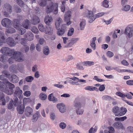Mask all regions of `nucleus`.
I'll return each mask as SVG.
<instances>
[{
	"label": "nucleus",
	"instance_id": "nucleus-1",
	"mask_svg": "<svg viewBox=\"0 0 133 133\" xmlns=\"http://www.w3.org/2000/svg\"><path fill=\"white\" fill-rule=\"evenodd\" d=\"M23 92L22 90H21L19 87H17L15 88V90L14 94V96L15 97L14 99V101L12 99L10 101V102L9 103V109H11L14 107H16L18 104V98L17 97L20 99H22L23 98Z\"/></svg>",
	"mask_w": 133,
	"mask_h": 133
},
{
	"label": "nucleus",
	"instance_id": "nucleus-2",
	"mask_svg": "<svg viewBox=\"0 0 133 133\" xmlns=\"http://www.w3.org/2000/svg\"><path fill=\"white\" fill-rule=\"evenodd\" d=\"M9 56H11V58H9V63L11 64L14 62V59L19 62L24 60V56L21 52L15 51L14 50L10 49L9 48Z\"/></svg>",
	"mask_w": 133,
	"mask_h": 133
},
{
	"label": "nucleus",
	"instance_id": "nucleus-3",
	"mask_svg": "<svg viewBox=\"0 0 133 133\" xmlns=\"http://www.w3.org/2000/svg\"><path fill=\"white\" fill-rule=\"evenodd\" d=\"M58 3H56L54 4L52 2H50L49 5L46 7V12L50 13L54 10V13L55 14H57L58 13Z\"/></svg>",
	"mask_w": 133,
	"mask_h": 133
},
{
	"label": "nucleus",
	"instance_id": "nucleus-4",
	"mask_svg": "<svg viewBox=\"0 0 133 133\" xmlns=\"http://www.w3.org/2000/svg\"><path fill=\"white\" fill-rule=\"evenodd\" d=\"M13 25L14 27L19 31V33L21 35H23L26 32L25 29L20 27V20L17 19H15L14 20Z\"/></svg>",
	"mask_w": 133,
	"mask_h": 133
},
{
	"label": "nucleus",
	"instance_id": "nucleus-5",
	"mask_svg": "<svg viewBox=\"0 0 133 133\" xmlns=\"http://www.w3.org/2000/svg\"><path fill=\"white\" fill-rule=\"evenodd\" d=\"M62 22V19L59 17L57 19L55 23L56 28L58 30L57 34L58 35L60 36L63 35L65 32L64 31V30H62L59 28L60 25Z\"/></svg>",
	"mask_w": 133,
	"mask_h": 133
},
{
	"label": "nucleus",
	"instance_id": "nucleus-6",
	"mask_svg": "<svg viewBox=\"0 0 133 133\" xmlns=\"http://www.w3.org/2000/svg\"><path fill=\"white\" fill-rule=\"evenodd\" d=\"M3 74L0 75V79L3 81L4 84H8V81L6 78L8 77V72L6 70H4L2 72Z\"/></svg>",
	"mask_w": 133,
	"mask_h": 133
},
{
	"label": "nucleus",
	"instance_id": "nucleus-7",
	"mask_svg": "<svg viewBox=\"0 0 133 133\" xmlns=\"http://www.w3.org/2000/svg\"><path fill=\"white\" fill-rule=\"evenodd\" d=\"M74 106L77 109L76 110V112L77 114L81 115L83 114V110L79 109L81 107V104L80 102H76L74 104Z\"/></svg>",
	"mask_w": 133,
	"mask_h": 133
},
{
	"label": "nucleus",
	"instance_id": "nucleus-8",
	"mask_svg": "<svg viewBox=\"0 0 133 133\" xmlns=\"http://www.w3.org/2000/svg\"><path fill=\"white\" fill-rule=\"evenodd\" d=\"M113 127L117 129H122L124 130L125 128L122 124L120 122H116L114 123L113 124Z\"/></svg>",
	"mask_w": 133,
	"mask_h": 133
},
{
	"label": "nucleus",
	"instance_id": "nucleus-9",
	"mask_svg": "<svg viewBox=\"0 0 133 133\" xmlns=\"http://www.w3.org/2000/svg\"><path fill=\"white\" fill-rule=\"evenodd\" d=\"M57 107L59 109L60 111L62 113H63L66 111V107L64 104L62 103L57 104Z\"/></svg>",
	"mask_w": 133,
	"mask_h": 133
},
{
	"label": "nucleus",
	"instance_id": "nucleus-10",
	"mask_svg": "<svg viewBox=\"0 0 133 133\" xmlns=\"http://www.w3.org/2000/svg\"><path fill=\"white\" fill-rule=\"evenodd\" d=\"M87 17L89 19V22L90 23L92 22L95 19L93 13L91 11H89Z\"/></svg>",
	"mask_w": 133,
	"mask_h": 133
},
{
	"label": "nucleus",
	"instance_id": "nucleus-11",
	"mask_svg": "<svg viewBox=\"0 0 133 133\" xmlns=\"http://www.w3.org/2000/svg\"><path fill=\"white\" fill-rule=\"evenodd\" d=\"M33 110L32 108L29 107H27L25 109V113L26 116L29 117L32 115Z\"/></svg>",
	"mask_w": 133,
	"mask_h": 133
},
{
	"label": "nucleus",
	"instance_id": "nucleus-12",
	"mask_svg": "<svg viewBox=\"0 0 133 133\" xmlns=\"http://www.w3.org/2000/svg\"><path fill=\"white\" fill-rule=\"evenodd\" d=\"M31 23L32 24L36 25L38 24L40 22L39 18L37 16L34 15L31 20Z\"/></svg>",
	"mask_w": 133,
	"mask_h": 133
},
{
	"label": "nucleus",
	"instance_id": "nucleus-13",
	"mask_svg": "<svg viewBox=\"0 0 133 133\" xmlns=\"http://www.w3.org/2000/svg\"><path fill=\"white\" fill-rule=\"evenodd\" d=\"M4 82L3 83L2 82L0 81V89L3 92H5V93H7V94H8V93L7 91H6L8 88H7L8 84H3Z\"/></svg>",
	"mask_w": 133,
	"mask_h": 133
},
{
	"label": "nucleus",
	"instance_id": "nucleus-14",
	"mask_svg": "<svg viewBox=\"0 0 133 133\" xmlns=\"http://www.w3.org/2000/svg\"><path fill=\"white\" fill-rule=\"evenodd\" d=\"M8 55H0V61L4 63L7 62H8Z\"/></svg>",
	"mask_w": 133,
	"mask_h": 133
},
{
	"label": "nucleus",
	"instance_id": "nucleus-15",
	"mask_svg": "<svg viewBox=\"0 0 133 133\" xmlns=\"http://www.w3.org/2000/svg\"><path fill=\"white\" fill-rule=\"evenodd\" d=\"M24 37L26 38L27 40L31 41L34 39V36L31 32H29L25 35Z\"/></svg>",
	"mask_w": 133,
	"mask_h": 133
},
{
	"label": "nucleus",
	"instance_id": "nucleus-16",
	"mask_svg": "<svg viewBox=\"0 0 133 133\" xmlns=\"http://www.w3.org/2000/svg\"><path fill=\"white\" fill-rule=\"evenodd\" d=\"M53 21V19L52 17L50 16H47L45 17L44 19V22L45 24L49 25H50L51 22Z\"/></svg>",
	"mask_w": 133,
	"mask_h": 133
},
{
	"label": "nucleus",
	"instance_id": "nucleus-17",
	"mask_svg": "<svg viewBox=\"0 0 133 133\" xmlns=\"http://www.w3.org/2000/svg\"><path fill=\"white\" fill-rule=\"evenodd\" d=\"M9 79L11 82L14 83H17L19 81L18 77L15 75H12L11 78H9Z\"/></svg>",
	"mask_w": 133,
	"mask_h": 133
},
{
	"label": "nucleus",
	"instance_id": "nucleus-18",
	"mask_svg": "<svg viewBox=\"0 0 133 133\" xmlns=\"http://www.w3.org/2000/svg\"><path fill=\"white\" fill-rule=\"evenodd\" d=\"M132 31L131 28L127 27L125 29L124 33L127 35L130 38L132 36Z\"/></svg>",
	"mask_w": 133,
	"mask_h": 133
},
{
	"label": "nucleus",
	"instance_id": "nucleus-19",
	"mask_svg": "<svg viewBox=\"0 0 133 133\" xmlns=\"http://www.w3.org/2000/svg\"><path fill=\"white\" fill-rule=\"evenodd\" d=\"M127 111V110L126 108L123 107H121L119 109V112L118 116H121L125 115Z\"/></svg>",
	"mask_w": 133,
	"mask_h": 133
},
{
	"label": "nucleus",
	"instance_id": "nucleus-20",
	"mask_svg": "<svg viewBox=\"0 0 133 133\" xmlns=\"http://www.w3.org/2000/svg\"><path fill=\"white\" fill-rule=\"evenodd\" d=\"M3 14L6 17H8V4L7 3L5 4L3 7Z\"/></svg>",
	"mask_w": 133,
	"mask_h": 133
},
{
	"label": "nucleus",
	"instance_id": "nucleus-21",
	"mask_svg": "<svg viewBox=\"0 0 133 133\" xmlns=\"http://www.w3.org/2000/svg\"><path fill=\"white\" fill-rule=\"evenodd\" d=\"M45 31L46 34L50 35H52L53 34V29L50 27H46Z\"/></svg>",
	"mask_w": 133,
	"mask_h": 133
},
{
	"label": "nucleus",
	"instance_id": "nucleus-22",
	"mask_svg": "<svg viewBox=\"0 0 133 133\" xmlns=\"http://www.w3.org/2000/svg\"><path fill=\"white\" fill-rule=\"evenodd\" d=\"M2 25L4 27L8 28V19L5 18L3 19L1 22Z\"/></svg>",
	"mask_w": 133,
	"mask_h": 133
},
{
	"label": "nucleus",
	"instance_id": "nucleus-23",
	"mask_svg": "<svg viewBox=\"0 0 133 133\" xmlns=\"http://www.w3.org/2000/svg\"><path fill=\"white\" fill-rule=\"evenodd\" d=\"M5 42V39L4 34L2 31H0V46Z\"/></svg>",
	"mask_w": 133,
	"mask_h": 133
},
{
	"label": "nucleus",
	"instance_id": "nucleus-24",
	"mask_svg": "<svg viewBox=\"0 0 133 133\" xmlns=\"http://www.w3.org/2000/svg\"><path fill=\"white\" fill-rule=\"evenodd\" d=\"M48 99L49 101H52L54 103H56L58 101L57 98L53 96V94H50L49 95Z\"/></svg>",
	"mask_w": 133,
	"mask_h": 133
},
{
	"label": "nucleus",
	"instance_id": "nucleus-25",
	"mask_svg": "<svg viewBox=\"0 0 133 133\" xmlns=\"http://www.w3.org/2000/svg\"><path fill=\"white\" fill-rule=\"evenodd\" d=\"M14 88V85L9 82V95H11L13 93Z\"/></svg>",
	"mask_w": 133,
	"mask_h": 133
},
{
	"label": "nucleus",
	"instance_id": "nucleus-26",
	"mask_svg": "<svg viewBox=\"0 0 133 133\" xmlns=\"http://www.w3.org/2000/svg\"><path fill=\"white\" fill-rule=\"evenodd\" d=\"M112 111L115 116H118L119 112V107L117 106H114L112 108Z\"/></svg>",
	"mask_w": 133,
	"mask_h": 133
},
{
	"label": "nucleus",
	"instance_id": "nucleus-27",
	"mask_svg": "<svg viewBox=\"0 0 133 133\" xmlns=\"http://www.w3.org/2000/svg\"><path fill=\"white\" fill-rule=\"evenodd\" d=\"M85 90L90 91H98L97 88L96 87H93L91 86H88L84 88Z\"/></svg>",
	"mask_w": 133,
	"mask_h": 133
},
{
	"label": "nucleus",
	"instance_id": "nucleus-28",
	"mask_svg": "<svg viewBox=\"0 0 133 133\" xmlns=\"http://www.w3.org/2000/svg\"><path fill=\"white\" fill-rule=\"evenodd\" d=\"M40 116V114L38 112H37L34 114L33 115V118L32 119V121L33 122L36 121L38 119V117Z\"/></svg>",
	"mask_w": 133,
	"mask_h": 133
},
{
	"label": "nucleus",
	"instance_id": "nucleus-29",
	"mask_svg": "<svg viewBox=\"0 0 133 133\" xmlns=\"http://www.w3.org/2000/svg\"><path fill=\"white\" fill-rule=\"evenodd\" d=\"M24 107L23 105H20L18 106L17 110L18 113L20 114H22L24 112Z\"/></svg>",
	"mask_w": 133,
	"mask_h": 133
},
{
	"label": "nucleus",
	"instance_id": "nucleus-30",
	"mask_svg": "<svg viewBox=\"0 0 133 133\" xmlns=\"http://www.w3.org/2000/svg\"><path fill=\"white\" fill-rule=\"evenodd\" d=\"M0 52L4 55H8V48L7 47H3L1 50Z\"/></svg>",
	"mask_w": 133,
	"mask_h": 133
},
{
	"label": "nucleus",
	"instance_id": "nucleus-31",
	"mask_svg": "<svg viewBox=\"0 0 133 133\" xmlns=\"http://www.w3.org/2000/svg\"><path fill=\"white\" fill-rule=\"evenodd\" d=\"M81 64H82L83 65L86 66H91L93 65L94 64V63L93 62L90 61H86L81 62Z\"/></svg>",
	"mask_w": 133,
	"mask_h": 133
},
{
	"label": "nucleus",
	"instance_id": "nucleus-32",
	"mask_svg": "<svg viewBox=\"0 0 133 133\" xmlns=\"http://www.w3.org/2000/svg\"><path fill=\"white\" fill-rule=\"evenodd\" d=\"M29 23L30 21L29 20L27 19L25 20L23 23V26L25 29H28L29 26Z\"/></svg>",
	"mask_w": 133,
	"mask_h": 133
},
{
	"label": "nucleus",
	"instance_id": "nucleus-33",
	"mask_svg": "<svg viewBox=\"0 0 133 133\" xmlns=\"http://www.w3.org/2000/svg\"><path fill=\"white\" fill-rule=\"evenodd\" d=\"M71 16V12L68 11L65 14V20L66 21H68L70 19V18Z\"/></svg>",
	"mask_w": 133,
	"mask_h": 133
},
{
	"label": "nucleus",
	"instance_id": "nucleus-34",
	"mask_svg": "<svg viewBox=\"0 0 133 133\" xmlns=\"http://www.w3.org/2000/svg\"><path fill=\"white\" fill-rule=\"evenodd\" d=\"M16 43L14 39L10 37H9V45L10 46H13L15 45Z\"/></svg>",
	"mask_w": 133,
	"mask_h": 133
},
{
	"label": "nucleus",
	"instance_id": "nucleus-35",
	"mask_svg": "<svg viewBox=\"0 0 133 133\" xmlns=\"http://www.w3.org/2000/svg\"><path fill=\"white\" fill-rule=\"evenodd\" d=\"M0 93L1 94H0V96H1L0 101H2V105H4L5 104L6 102L4 98V96L2 92H0Z\"/></svg>",
	"mask_w": 133,
	"mask_h": 133
},
{
	"label": "nucleus",
	"instance_id": "nucleus-36",
	"mask_svg": "<svg viewBox=\"0 0 133 133\" xmlns=\"http://www.w3.org/2000/svg\"><path fill=\"white\" fill-rule=\"evenodd\" d=\"M43 52L45 55H48L49 53V50L48 46H46L43 48Z\"/></svg>",
	"mask_w": 133,
	"mask_h": 133
},
{
	"label": "nucleus",
	"instance_id": "nucleus-37",
	"mask_svg": "<svg viewBox=\"0 0 133 133\" xmlns=\"http://www.w3.org/2000/svg\"><path fill=\"white\" fill-rule=\"evenodd\" d=\"M109 130L108 131L107 130H105V133H114L115 131L114 129L112 127H110L109 128Z\"/></svg>",
	"mask_w": 133,
	"mask_h": 133
},
{
	"label": "nucleus",
	"instance_id": "nucleus-38",
	"mask_svg": "<svg viewBox=\"0 0 133 133\" xmlns=\"http://www.w3.org/2000/svg\"><path fill=\"white\" fill-rule=\"evenodd\" d=\"M86 24L85 21L84 20L82 21L80 24L81 30H83Z\"/></svg>",
	"mask_w": 133,
	"mask_h": 133
},
{
	"label": "nucleus",
	"instance_id": "nucleus-39",
	"mask_svg": "<svg viewBox=\"0 0 133 133\" xmlns=\"http://www.w3.org/2000/svg\"><path fill=\"white\" fill-rule=\"evenodd\" d=\"M39 98L42 100H45L47 98V95L44 94L43 93H42L40 94Z\"/></svg>",
	"mask_w": 133,
	"mask_h": 133
},
{
	"label": "nucleus",
	"instance_id": "nucleus-40",
	"mask_svg": "<svg viewBox=\"0 0 133 133\" xmlns=\"http://www.w3.org/2000/svg\"><path fill=\"white\" fill-rule=\"evenodd\" d=\"M34 79V78L32 76H28L25 78V80L28 82H31Z\"/></svg>",
	"mask_w": 133,
	"mask_h": 133
},
{
	"label": "nucleus",
	"instance_id": "nucleus-41",
	"mask_svg": "<svg viewBox=\"0 0 133 133\" xmlns=\"http://www.w3.org/2000/svg\"><path fill=\"white\" fill-rule=\"evenodd\" d=\"M109 2L106 0H104L102 3V5L104 7L107 8L109 7Z\"/></svg>",
	"mask_w": 133,
	"mask_h": 133
},
{
	"label": "nucleus",
	"instance_id": "nucleus-42",
	"mask_svg": "<svg viewBox=\"0 0 133 133\" xmlns=\"http://www.w3.org/2000/svg\"><path fill=\"white\" fill-rule=\"evenodd\" d=\"M16 2L20 6H23L24 5V2L22 0H15Z\"/></svg>",
	"mask_w": 133,
	"mask_h": 133
},
{
	"label": "nucleus",
	"instance_id": "nucleus-43",
	"mask_svg": "<svg viewBox=\"0 0 133 133\" xmlns=\"http://www.w3.org/2000/svg\"><path fill=\"white\" fill-rule=\"evenodd\" d=\"M38 28L39 30L42 32H44L45 29L43 25L42 24H40L38 26Z\"/></svg>",
	"mask_w": 133,
	"mask_h": 133
},
{
	"label": "nucleus",
	"instance_id": "nucleus-44",
	"mask_svg": "<svg viewBox=\"0 0 133 133\" xmlns=\"http://www.w3.org/2000/svg\"><path fill=\"white\" fill-rule=\"evenodd\" d=\"M31 30L33 32L36 34H37L38 32V29L35 26L32 27Z\"/></svg>",
	"mask_w": 133,
	"mask_h": 133
},
{
	"label": "nucleus",
	"instance_id": "nucleus-45",
	"mask_svg": "<svg viewBox=\"0 0 133 133\" xmlns=\"http://www.w3.org/2000/svg\"><path fill=\"white\" fill-rule=\"evenodd\" d=\"M97 126H95L94 128H91L89 131V132L90 133H94L97 130Z\"/></svg>",
	"mask_w": 133,
	"mask_h": 133
},
{
	"label": "nucleus",
	"instance_id": "nucleus-46",
	"mask_svg": "<svg viewBox=\"0 0 133 133\" xmlns=\"http://www.w3.org/2000/svg\"><path fill=\"white\" fill-rule=\"evenodd\" d=\"M74 32V29L73 28H71L68 31V36H71L73 34Z\"/></svg>",
	"mask_w": 133,
	"mask_h": 133
},
{
	"label": "nucleus",
	"instance_id": "nucleus-47",
	"mask_svg": "<svg viewBox=\"0 0 133 133\" xmlns=\"http://www.w3.org/2000/svg\"><path fill=\"white\" fill-rule=\"evenodd\" d=\"M74 41L72 40L71 42L69 43L67 45H65L64 47L69 48L71 47L75 43Z\"/></svg>",
	"mask_w": 133,
	"mask_h": 133
},
{
	"label": "nucleus",
	"instance_id": "nucleus-48",
	"mask_svg": "<svg viewBox=\"0 0 133 133\" xmlns=\"http://www.w3.org/2000/svg\"><path fill=\"white\" fill-rule=\"evenodd\" d=\"M30 101V100L29 98H24L23 100V103L24 104L29 102Z\"/></svg>",
	"mask_w": 133,
	"mask_h": 133
},
{
	"label": "nucleus",
	"instance_id": "nucleus-49",
	"mask_svg": "<svg viewBox=\"0 0 133 133\" xmlns=\"http://www.w3.org/2000/svg\"><path fill=\"white\" fill-rule=\"evenodd\" d=\"M107 55L108 57L110 58L114 56V54L111 51H108L107 52Z\"/></svg>",
	"mask_w": 133,
	"mask_h": 133
},
{
	"label": "nucleus",
	"instance_id": "nucleus-50",
	"mask_svg": "<svg viewBox=\"0 0 133 133\" xmlns=\"http://www.w3.org/2000/svg\"><path fill=\"white\" fill-rule=\"evenodd\" d=\"M39 5L42 6H44L46 4V2L45 0H42L41 2L39 3Z\"/></svg>",
	"mask_w": 133,
	"mask_h": 133
},
{
	"label": "nucleus",
	"instance_id": "nucleus-51",
	"mask_svg": "<svg viewBox=\"0 0 133 133\" xmlns=\"http://www.w3.org/2000/svg\"><path fill=\"white\" fill-rule=\"evenodd\" d=\"M116 95L121 97H125V94L120 92H116Z\"/></svg>",
	"mask_w": 133,
	"mask_h": 133
},
{
	"label": "nucleus",
	"instance_id": "nucleus-52",
	"mask_svg": "<svg viewBox=\"0 0 133 133\" xmlns=\"http://www.w3.org/2000/svg\"><path fill=\"white\" fill-rule=\"evenodd\" d=\"M104 14V13L103 12H100L97 13L96 14L95 17V19L96 18H97L99 17H101Z\"/></svg>",
	"mask_w": 133,
	"mask_h": 133
},
{
	"label": "nucleus",
	"instance_id": "nucleus-53",
	"mask_svg": "<svg viewBox=\"0 0 133 133\" xmlns=\"http://www.w3.org/2000/svg\"><path fill=\"white\" fill-rule=\"evenodd\" d=\"M105 89V87L104 85L102 84L101 85L98 89V90H99L101 91H103Z\"/></svg>",
	"mask_w": 133,
	"mask_h": 133
},
{
	"label": "nucleus",
	"instance_id": "nucleus-54",
	"mask_svg": "<svg viewBox=\"0 0 133 133\" xmlns=\"http://www.w3.org/2000/svg\"><path fill=\"white\" fill-rule=\"evenodd\" d=\"M60 127L62 129H64L66 127V124L63 122H61L59 124Z\"/></svg>",
	"mask_w": 133,
	"mask_h": 133
},
{
	"label": "nucleus",
	"instance_id": "nucleus-55",
	"mask_svg": "<svg viewBox=\"0 0 133 133\" xmlns=\"http://www.w3.org/2000/svg\"><path fill=\"white\" fill-rule=\"evenodd\" d=\"M111 98V97L108 95H105L102 97L103 99L106 100H110Z\"/></svg>",
	"mask_w": 133,
	"mask_h": 133
},
{
	"label": "nucleus",
	"instance_id": "nucleus-56",
	"mask_svg": "<svg viewBox=\"0 0 133 133\" xmlns=\"http://www.w3.org/2000/svg\"><path fill=\"white\" fill-rule=\"evenodd\" d=\"M76 68L79 70H83L84 68L82 66L80 65L79 64H77L76 65Z\"/></svg>",
	"mask_w": 133,
	"mask_h": 133
},
{
	"label": "nucleus",
	"instance_id": "nucleus-57",
	"mask_svg": "<svg viewBox=\"0 0 133 133\" xmlns=\"http://www.w3.org/2000/svg\"><path fill=\"white\" fill-rule=\"evenodd\" d=\"M23 94L26 97H29L31 95V93L30 91H26L24 92Z\"/></svg>",
	"mask_w": 133,
	"mask_h": 133
},
{
	"label": "nucleus",
	"instance_id": "nucleus-58",
	"mask_svg": "<svg viewBox=\"0 0 133 133\" xmlns=\"http://www.w3.org/2000/svg\"><path fill=\"white\" fill-rule=\"evenodd\" d=\"M66 26L67 25L66 24H63L62 25L61 29L62 30H64V31L65 32V31L66 30Z\"/></svg>",
	"mask_w": 133,
	"mask_h": 133
},
{
	"label": "nucleus",
	"instance_id": "nucleus-59",
	"mask_svg": "<svg viewBox=\"0 0 133 133\" xmlns=\"http://www.w3.org/2000/svg\"><path fill=\"white\" fill-rule=\"evenodd\" d=\"M90 46L94 50H95L96 48V45L95 43L92 42L91 43Z\"/></svg>",
	"mask_w": 133,
	"mask_h": 133
},
{
	"label": "nucleus",
	"instance_id": "nucleus-60",
	"mask_svg": "<svg viewBox=\"0 0 133 133\" xmlns=\"http://www.w3.org/2000/svg\"><path fill=\"white\" fill-rule=\"evenodd\" d=\"M130 7L129 5H125L124 7L123 10L125 11H128L130 9Z\"/></svg>",
	"mask_w": 133,
	"mask_h": 133
},
{
	"label": "nucleus",
	"instance_id": "nucleus-61",
	"mask_svg": "<svg viewBox=\"0 0 133 133\" xmlns=\"http://www.w3.org/2000/svg\"><path fill=\"white\" fill-rule=\"evenodd\" d=\"M127 131L129 132L133 133V127L131 126H129L127 128Z\"/></svg>",
	"mask_w": 133,
	"mask_h": 133
},
{
	"label": "nucleus",
	"instance_id": "nucleus-62",
	"mask_svg": "<svg viewBox=\"0 0 133 133\" xmlns=\"http://www.w3.org/2000/svg\"><path fill=\"white\" fill-rule=\"evenodd\" d=\"M26 42V39L25 38H22L21 39V43L23 45H24Z\"/></svg>",
	"mask_w": 133,
	"mask_h": 133
},
{
	"label": "nucleus",
	"instance_id": "nucleus-63",
	"mask_svg": "<svg viewBox=\"0 0 133 133\" xmlns=\"http://www.w3.org/2000/svg\"><path fill=\"white\" fill-rule=\"evenodd\" d=\"M15 10L16 12L17 13L20 12L21 11V9L19 6H17L15 8Z\"/></svg>",
	"mask_w": 133,
	"mask_h": 133
},
{
	"label": "nucleus",
	"instance_id": "nucleus-64",
	"mask_svg": "<svg viewBox=\"0 0 133 133\" xmlns=\"http://www.w3.org/2000/svg\"><path fill=\"white\" fill-rule=\"evenodd\" d=\"M126 83L128 85H133V80L128 81L126 82Z\"/></svg>",
	"mask_w": 133,
	"mask_h": 133
}]
</instances>
